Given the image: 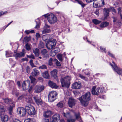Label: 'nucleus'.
<instances>
[{
	"mask_svg": "<svg viewBox=\"0 0 122 122\" xmlns=\"http://www.w3.org/2000/svg\"><path fill=\"white\" fill-rule=\"evenodd\" d=\"M91 93L88 92L79 98L81 104L84 107L87 106L89 103V101L91 100Z\"/></svg>",
	"mask_w": 122,
	"mask_h": 122,
	"instance_id": "obj_1",
	"label": "nucleus"
},
{
	"mask_svg": "<svg viewBox=\"0 0 122 122\" xmlns=\"http://www.w3.org/2000/svg\"><path fill=\"white\" fill-rule=\"evenodd\" d=\"M70 76H67L65 77L64 78H62L61 79L62 86L63 87H66L68 88L70 84Z\"/></svg>",
	"mask_w": 122,
	"mask_h": 122,
	"instance_id": "obj_2",
	"label": "nucleus"
},
{
	"mask_svg": "<svg viewBox=\"0 0 122 122\" xmlns=\"http://www.w3.org/2000/svg\"><path fill=\"white\" fill-rule=\"evenodd\" d=\"M27 113L29 115H34L36 113L34 107L30 104L26 105L25 107Z\"/></svg>",
	"mask_w": 122,
	"mask_h": 122,
	"instance_id": "obj_3",
	"label": "nucleus"
},
{
	"mask_svg": "<svg viewBox=\"0 0 122 122\" xmlns=\"http://www.w3.org/2000/svg\"><path fill=\"white\" fill-rule=\"evenodd\" d=\"M47 20L50 23L53 24L57 21V18L56 15L52 13L48 15Z\"/></svg>",
	"mask_w": 122,
	"mask_h": 122,
	"instance_id": "obj_4",
	"label": "nucleus"
},
{
	"mask_svg": "<svg viewBox=\"0 0 122 122\" xmlns=\"http://www.w3.org/2000/svg\"><path fill=\"white\" fill-rule=\"evenodd\" d=\"M57 94V92L55 91L50 92L48 97L49 101L51 102L54 101L56 99Z\"/></svg>",
	"mask_w": 122,
	"mask_h": 122,
	"instance_id": "obj_5",
	"label": "nucleus"
},
{
	"mask_svg": "<svg viewBox=\"0 0 122 122\" xmlns=\"http://www.w3.org/2000/svg\"><path fill=\"white\" fill-rule=\"evenodd\" d=\"M56 42V40L55 39L52 41H48L46 44V46L48 49L51 50L55 47Z\"/></svg>",
	"mask_w": 122,
	"mask_h": 122,
	"instance_id": "obj_6",
	"label": "nucleus"
},
{
	"mask_svg": "<svg viewBox=\"0 0 122 122\" xmlns=\"http://www.w3.org/2000/svg\"><path fill=\"white\" fill-rule=\"evenodd\" d=\"M112 62L113 64V65L111 63H110V65L112 66L113 70L119 75H121L122 73V70L121 69L117 67L113 61Z\"/></svg>",
	"mask_w": 122,
	"mask_h": 122,
	"instance_id": "obj_7",
	"label": "nucleus"
},
{
	"mask_svg": "<svg viewBox=\"0 0 122 122\" xmlns=\"http://www.w3.org/2000/svg\"><path fill=\"white\" fill-rule=\"evenodd\" d=\"M44 88L45 87L43 85L36 86L34 89V93H40L43 90Z\"/></svg>",
	"mask_w": 122,
	"mask_h": 122,
	"instance_id": "obj_8",
	"label": "nucleus"
},
{
	"mask_svg": "<svg viewBox=\"0 0 122 122\" xmlns=\"http://www.w3.org/2000/svg\"><path fill=\"white\" fill-rule=\"evenodd\" d=\"M18 113L21 116H24L26 113V109L23 107H19L17 110Z\"/></svg>",
	"mask_w": 122,
	"mask_h": 122,
	"instance_id": "obj_9",
	"label": "nucleus"
},
{
	"mask_svg": "<svg viewBox=\"0 0 122 122\" xmlns=\"http://www.w3.org/2000/svg\"><path fill=\"white\" fill-rule=\"evenodd\" d=\"M76 100L72 98H69L68 102V104L69 107H72L75 104Z\"/></svg>",
	"mask_w": 122,
	"mask_h": 122,
	"instance_id": "obj_10",
	"label": "nucleus"
},
{
	"mask_svg": "<svg viewBox=\"0 0 122 122\" xmlns=\"http://www.w3.org/2000/svg\"><path fill=\"white\" fill-rule=\"evenodd\" d=\"M35 102L38 105H41L42 103V100L40 97H39L37 96L34 97Z\"/></svg>",
	"mask_w": 122,
	"mask_h": 122,
	"instance_id": "obj_11",
	"label": "nucleus"
},
{
	"mask_svg": "<svg viewBox=\"0 0 122 122\" xmlns=\"http://www.w3.org/2000/svg\"><path fill=\"white\" fill-rule=\"evenodd\" d=\"M52 113L51 111L50 110L45 111L43 112V116L45 118H48L51 116Z\"/></svg>",
	"mask_w": 122,
	"mask_h": 122,
	"instance_id": "obj_12",
	"label": "nucleus"
},
{
	"mask_svg": "<svg viewBox=\"0 0 122 122\" xmlns=\"http://www.w3.org/2000/svg\"><path fill=\"white\" fill-rule=\"evenodd\" d=\"M27 83L28 85V86L29 87L30 85V82L29 80H27L26 81H23L22 84V86L23 90H26L27 88L26 87V83Z\"/></svg>",
	"mask_w": 122,
	"mask_h": 122,
	"instance_id": "obj_13",
	"label": "nucleus"
},
{
	"mask_svg": "<svg viewBox=\"0 0 122 122\" xmlns=\"http://www.w3.org/2000/svg\"><path fill=\"white\" fill-rule=\"evenodd\" d=\"M14 56L15 57V59H17L24 57V54L22 53H14Z\"/></svg>",
	"mask_w": 122,
	"mask_h": 122,
	"instance_id": "obj_14",
	"label": "nucleus"
},
{
	"mask_svg": "<svg viewBox=\"0 0 122 122\" xmlns=\"http://www.w3.org/2000/svg\"><path fill=\"white\" fill-rule=\"evenodd\" d=\"M59 115H54L53 116L51 119V122H58L59 119Z\"/></svg>",
	"mask_w": 122,
	"mask_h": 122,
	"instance_id": "obj_15",
	"label": "nucleus"
},
{
	"mask_svg": "<svg viewBox=\"0 0 122 122\" xmlns=\"http://www.w3.org/2000/svg\"><path fill=\"white\" fill-rule=\"evenodd\" d=\"M81 86V83L80 82H76L72 85V88L75 89H79Z\"/></svg>",
	"mask_w": 122,
	"mask_h": 122,
	"instance_id": "obj_16",
	"label": "nucleus"
},
{
	"mask_svg": "<svg viewBox=\"0 0 122 122\" xmlns=\"http://www.w3.org/2000/svg\"><path fill=\"white\" fill-rule=\"evenodd\" d=\"M39 71L36 69H34L31 73V75L33 76H38L39 74Z\"/></svg>",
	"mask_w": 122,
	"mask_h": 122,
	"instance_id": "obj_17",
	"label": "nucleus"
},
{
	"mask_svg": "<svg viewBox=\"0 0 122 122\" xmlns=\"http://www.w3.org/2000/svg\"><path fill=\"white\" fill-rule=\"evenodd\" d=\"M48 84L49 86L52 88H56L58 87L55 83L51 81H49Z\"/></svg>",
	"mask_w": 122,
	"mask_h": 122,
	"instance_id": "obj_18",
	"label": "nucleus"
},
{
	"mask_svg": "<svg viewBox=\"0 0 122 122\" xmlns=\"http://www.w3.org/2000/svg\"><path fill=\"white\" fill-rule=\"evenodd\" d=\"M109 8H104L103 10L104 15L106 18L109 15Z\"/></svg>",
	"mask_w": 122,
	"mask_h": 122,
	"instance_id": "obj_19",
	"label": "nucleus"
},
{
	"mask_svg": "<svg viewBox=\"0 0 122 122\" xmlns=\"http://www.w3.org/2000/svg\"><path fill=\"white\" fill-rule=\"evenodd\" d=\"M50 36L49 35H43L42 37V39L45 42H47L49 41V40L50 39Z\"/></svg>",
	"mask_w": 122,
	"mask_h": 122,
	"instance_id": "obj_20",
	"label": "nucleus"
},
{
	"mask_svg": "<svg viewBox=\"0 0 122 122\" xmlns=\"http://www.w3.org/2000/svg\"><path fill=\"white\" fill-rule=\"evenodd\" d=\"M42 55L44 57H46L48 55L47 51L46 49H44L41 51Z\"/></svg>",
	"mask_w": 122,
	"mask_h": 122,
	"instance_id": "obj_21",
	"label": "nucleus"
},
{
	"mask_svg": "<svg viewBox=\"0 0 122 122\" xmlns=\"http://www.w3.org/2000/svg\"><path fill=\"white\" fill-rule=\"evenodd\" d=\"M93 95H98L97 91L96 90V86H93L92 88L91 91Z\"/></svg>",
	"mask_w": 122,
	"mask_h": 122,
	"instance_id": "obj_22",
	"label": "nucleus"
},
{
	"mask_svg": "<svg viewBox=\"0 0 122 122\" xmlns=\"http://www.w3.org/2000/svg\"><path fill=\"white\" fill-rule=\"evenodd\" d=\"M109 25V23L107 22H102L100 25V27L102 28H103L107 27Z\"/></svg>",
	"mask_w": 122,
	"mask_h": 122,
	"instance_id": "obj_23",
	"label": "nucleus"
},
{
	"mask_svg": "<svg viewBox=\"0 0 122 122\" xmlns=\"http://www.w3.org/2000/svg\"><path fill=\"white\" fill-rule=\"evenodd\" d=\"M75 116L76 117V119L80 122H82V121L80 116V113H75Z\"/></svg>",
	"mask_w": 122,
	"mask_h": 122,
	"instance_id": "obj_24",
	"label": "nucleus"
},
{
	"mask_svg": "<svg viewBox=\"0 0 122 122\" xmlns=\"http://www.w3.org/2000/svg\"><path fill=\"white\" fill-rule=\"evenodd\" d=\"M33 52L36 56H39L40 53L39 50L38 48L34 49L33 50Z\"/></svg>",
	"mask_w": 122,
	"mask_h": 122,
	"instance_id": "obj_25",
	"label": "nucleus"
},
{
	"mask_svg": "<svg viewBox=\"0 0 122 122\" xmlns=\"http://www.w3.org/2000/svg\"><path fill=\"white\" fill-rule=\"evenodd\" d=\"M57 70H54L51 72L52 76H53L55 78H56L57 77Z\"/></svg>",
	"mask_w": 122,
	"mask_h": 122,
	"instance_id": "obj_26",
	"label": "nucleus"
},
{
	"mask_svg": "<svg viewBox=\"0 0 122 122\" xmlns=\"http://www.w3.org/2000/svg\"><path fill=\"white\" fill-rule=\"evenodd\" d=\"M96 90L98 95L100 93L103 92L104 90V88L103 87L101 88L99 87L97 88Z\"/></svg>",
	"mask_w": 122,
	"mask_h": 122,
	"instance_id": "obj_27",
	"label": "nucleus"
},
{
	"mask_svg": "<svg viewBox=\"0 0 122 122\" xmlns=\"http://www.w3.org/2000/svg\"><path fill=\"white\" fill-rule=\"evenodd\" d=\"M100 6H103L105 5L104 0H96Z\"/></svg>",
	"mask_w": 122,
	"mask_h": 122,
	"instance_id": "obj_28",
	"label": "nucleus"
},
{
	"mask_svg": "<svg viewBox=\"0 0 122 122\" xmlns=\"http://www.w3.org/2000/svg\"><path fill=\"white\" fill-rule=\"evenodd\" d=\"M43 76L44 78H49V76L48 74V71H45L43 73H42Z\"/></svg>",
	"mask_w": 122,
	"mask_h": 122,
	"instance_id": "obj_29",
	"label": "nucleus"
},
{
	"mask_svg": "<svg viewBox=\"0 0 122 122\" xmlns=\"http://www.w3.org/2000/svg\"><path fill=\"white\" fill-rule=\"evenodd\" d=\"M6 53L5 54V55L6 57H9L10 56H13L14 54H13L10 51H6Z\"/></svg>",
	"mask_w": 122,
	"mask_h": 122,
	"instance_id": "obj_30",
	"label": "nucleus"
},
{
	"mask_svg": "<svg viewBox=\"0 0 122 122\" xmlns=\"http://www.w3.org/2000/svg\"><path fill=\"white\" fill-rule=\"evenodd\" d=\"M53 61L55 62L57 66H61V63L56 59H54Z\"/></svg>",
	"mask_w": 122,
	"mask_h": 122,
	"instance_id": "obj_31",
	"label": "nucleus"
},
{
	"mask_svg": "<svg viewBox=\"0 0 122 122\" xmlns=\"http://www.w3.org/2000/svg\"><path fill=\"white\" fill-rule=\"evenodd\" d=\"M75 0L76 1L78 4L81 5L82 7L83 8H84L86 5V4H84L81 1L78 0Z\"/></svg>",
	"mask_w": 122,
	"mask_h": 122,
	"instance_id": "obj_32",
	"label": "nucleus"
},
{
	"mask_svg": "<svg viewBox=\"0 0 122 122\" xmlns=\"http://www.w3.org/2000/svg\"><path fill=\"white\" fill-rule=\"evenodd\" d=\"M50 31L51 30L49 29L45 28L42 31V34H45L49 33Z\"/></svg>",
	"mask_w": 122,
	"mask_h": 122,
	"instance_id": "obj_33",
	"label": "nucleus"
},
{
	"mask_svg": "<svg viewBox=\"0 0 122 122\" xmlns=\"http://www.w3.org/2000/svg\"><path fill=\"white\" fill-rule=\"evenodd\" d=\"M63 115L65 117H66L67 119L71 117L70 113L69 112H67L66 113H63Z\"/></svg>",
	"mask_w": 122,
	"mask_h": 122,
	"instance_id": "obj_34",
	"label": "nucleus"
},
{
	"mask_svg": "<svg viewBox=\"0 0 122 122\" xmlns=\"http://www.w3.org/2000/svg\"><path fill=\"white\" fill-rule=\"evenodd\" d=\"M25 33L26 34H28L30 33H34L35 31L34 30H26L25 32Z\"/></svg>",
	"mask_w": 122,
	"mask_h": 122,
	"instance_id": "obj_35",
	"label": "nucleus"
},
{
	"mask_svg": "<svg viewBox=\"0 0 122 122\" xmlns=\"http://www.w3.org/2000/svg\"><path fill=\"white\" fill-rule=\"evenodd\" d=\"M92 21L95 25L98 24L101 22V21L99 20L95 19H93L92 20Z\"/></svg>",
	"mask_w": 122,
	"mask_h": 122,
	"instance_id": "obj_36",
	"label": "nucleus"
},
{
	"mask_svg": "<svg viewBox=\"0 0 122 122\" xmlns=\"http://www.w3.org/2000/svg\"><path fill=\"white\" fill-rule=\"evenodd\" d=\"M31 45L30 44L27 43L25 45V48L28 51L30 50Z\"/></svg>",
	"mask_w": 122,
	"mask_h": 122,
	"instance_id": "obj_37",
	"label": "nucleus"
},
{
	"mask_svg": "<svg viewBox=\"0 0 122 122\" xmlns=\"http://www.w3.org/2000/svg\"><path fill=\"white\" fill-rule=\"evenodd\" d=\"M3 121L5 122H7L8 119V116L7 115H3Z\"/></svg>",
	"mask_w": 122,
	"mask_h": 122,
	"instance_id": "obj_38",
	"label": "nucleus"
},
{
	"mask_svg": "<svg viewBox=\"0 0 122 122\" xmlns=\"http://www.w3.org/2000/svg\"><path fill=\"white\" fill-rule=\"evenodd\" d=\"M110 11H112L113 12L112 14L114 15L116 13V11L114 9V8L112 7H110L109 8Z\"/></svg>",
	"mask_w": 122,
	"mask_h": 122,
	"instance_id": "obj_39",
	"label": "nucleus"
},
{
	"mask_svg": "<svg viewBox=\"0 0 122 122\" xmlns=\"http://www.w3.org/2000/svg\"><path fill=\"white\" fill-rule=\"evenodd\" d=\"M37 20H38V21L37 22L36 20H35V21L36 22V25L35 26V28L38 29L40 27V25H39L40 20H39V19H36Z\"/></svg>",
	"mask_w": 122,
	"mask_h": 122,
	"instance_id": "obj_40",
	"label": "nucleus"
},
{
	"mask_svg": "<svg viewBox=\"0 0 122 122\" xmlns=\"http://www.w3.org/2000/svg\"><path fill=\"white\" fill-rule=\"evenodd\" d=\"M13 107V106H11L8 107V111L10 115H11L12 113Z\"/></svg>",
	"mask_w": 122,
	"mask_h": 122,
	"instance_id": "obj_41",
	"label": "nucleus"
},
{
	"mask_svg": "<svg viewBox=\"0 0 122 122\" xmlns=\"http://www.w3.org/2000/svg\"><path fill=\"white\" fill-rule=\"evenodd\" d=\"M56 105L58 107L61 108H62L63 106V102H59Z\"/></svg>",
	"mask_w": 122,
	"mask_h": 122,
	"instance_id": "obj_42",
	"label": "nucleus"
},
{
	"mask_svg": "<svg viewBox=\"0 0 122 122\" xmlns=\"http://www.w3.org/2000/svg\"><path fill=\"white\" fill-rule=\"evenodd\" d=\"M38 68L39 69L45 70L47 69V66L45 65H42L39 67Z\"/></svg>",
	"mask_w": 122,
	"mask_h": 122,
	"instance_id": "obj_43",
	"label": "nucleus"
},
{
	"mask_svg": "<svg viewBox=\"0 0 122 122\" xmlns=\"http://www.w3.org/2000/svg\"><path fill=\"white\" fill-rule=\"evenodd\" d=\"M76 119L72 118L71 117L70 118L67 119V122H75Z\"/></svg>",
	"mask_w": 122,
	"mask_h": 122,
	"instance_id": "obj_44",
	"label": "nucleus"
},
{
	"mask_svg": "<svg viewBox=\"0 0 122 122\" xmlns=\"http://www.w3.org/2000/svg\"><path fill=\"white\" fill-rule=\"evenodd\" d=\"M94 1L93 4V6L94 8H97L98 6L99 5L97 3V2L96 0H95Z\"/></svg>",
	"mask_w": 122,
	"mask_h": 122,
	"instance_id": "obj_45",
	"label": "nucleus"
},
{
	"mask_svg": "<svg viewBox=\"0 0 122 122\" xmlns=\"http://www.w3.org/2000/svg\"><path fill=\"white\" fill-rule=\"evenodd\" d=\"M62 55L60 54H58L57 55L58 59L60 61H62Z\"/></svg>",
	"mask_w": 122,
	"mask_h": 122,
	"instance_id": "obj_46",
	"label": "nucleus"
},
{
	"mask_svg": "<svg viewBox=\"0 0 122 122\" xmlns=\"http://www.w3.org/2000/svg\"><path fill=\"white\" fill-rule=\"evenodd\" d=\"M29 78L31 80V82L34 83L36 80V79L32 77L31 76H30L29 77Z\"/></svg>",
	"mask_w": 122,
	"mask_h": 122,
	"instance_id": "obj_47",
	"label": "nucleus"
},
{
	"mask_svg": "<svg viewBox=\"0 0 122 122\" xmlns=\"http://www.w3.org/2000/svg\"><path fill=\"white\" fill-rule=\"evenodd\" d=\"M13 95H15L16 96H18V91L15 89L13 91Z\"/></svg>",
	"mask_w": 122,
	"mask_h": 122,
	"instance_id": "obj_48",
	"label": "nucleus"
},
{
	"mask_svg": "<svg viewBox=\"0 0 122 122\" xmlns=\"http://www.w3.org/2000/svg\"><path fill=\"white\" fill-rule=\"evenodd\" d=\"M4 102L5 103L8 104H10L12 103V102L10 100H9L8 99H5L4 100Z\"/></svg>",
	"mask_w": 122,
	"mask_h": 122,
	"instance_id": "obj_49",
	"label": "nucleus"
},
{
	"mask_svg": "<svg viewBox=\"0 0 122 122\" xmlns=\"http://www.w3.org/2000/svg\"><path fill=\"white\" fill-rule=\"evenodd\" d=\"M30 37L27 36L25 37L24 38V41L25 42H28L30 40Z\"/></svg>",
	"mask_w": 122,
	"mask_h": 122,
	"instance_id": "obj_50",
	"label": "nucleus"
},
{
	"mask_svg": "<svg viewBox=\"0 0 122 122\" xmlns=\"http://www.w3.org/2000/svg\"><path fill=\"white\" fill-rule=\"evenodd\" d=\"M56 54V53L53 51H52L50 53V55L52 56H55Z\"/></svg>",
	"mask_w": 122,
	"mask_h": 122,
	"instance_id": "obj_51",
	"label": "nucleus"
},
{
	"mask_svg": "<svg viewBox=\"0 0 122 122\" xmlns=\"http://www.w3.org/2000/svg\"><path fill=\"white\" fill-rule=\"evenodd\" d=\"M53 59L51 58H50L49 60V65L50 66L52 65Z\"/></svg>",
	"mask_w": 122,
	"mask_h": 122,
	"instance_id": "obj_52",
	"label": "nucleus"
},
{
	"mask_svg": "<svg viewBox=\"0 0 122 122\" xmlns=\"http://www.w3.org/2000/svg\"><path fill=\"white\" fill-rule=\"evenodd\" d=\"M118 10V14L120 15L122 13V10H121V7H119L117 9Z\"/></svg>",
	"mask_w": 122,
	"mask_h": 122,
	"instance_id": "obj_53",
	"label": "nucleus"
},
{
	"mask_svg": "<svg viewBox=\"0 0 122 122\" xmlns=\"http://www.w3.org/2000/svg\"><path fill=\"white\" fill-rule=\"evenodd\" d=\"M79 76L83 80H87V78L85 77L84 76L81 74H79Z\"/></svg>",
	"mask_w": 122,
	"mask_h": 122,
	"instance_id": "obj_54",
	"label": "nucleus"
},
{
	"mask_svg": "<svg viewBox=\"0 0 122 122\" xmlns=\"http://www.w3.org/2000/svg\"><path fill=\"white\" fill-rule=\"evenodd\" d=\"M27 56L28 57L30 58H32L33 59L35 58L34 56L32 54H31L29 55H27Z\"/></svg>",
	"mask_w": 122,
	"mask_h": 122,
	"instance_id": "obj_55",
	"label": "nucleus"
},
{
	"mask_svg": "<svg viewBox=\"0 0 122 122\" xmlns=\"http://www.w3.org/2000/svg\"><path fill=\"white\" fill-rule=\"evenodd\" d=\"M30 68L29 66H27L26 67V72L27 73H29L30 71Z\"/></svg>",
	"mask_w": 122,
	"mask_h": 122,
	"instance_id": "obj_56",
	"label": "nucleus"
},
{
	"mask_svg": "<svg viewBox=\"0 0 122 122\" xmlns=\"http://www.w3.org/2000/svg\"><path fill=\"white\" fill-rule=\"evenodd\" d=\"M53 51L56 53H57L60 51V49L59 48H56L54 49Z\"/></svg>",
	"mask_w": 122,
	"mask_h": 122,
	"instance_id": "obj_57",
	"label": "nucleus"
},
{
	"mask_svg": "<svg viewBox=\"0 0 122 122\" xmlns=\"http://www.w3.org/2000/svg\"><path fill=\"white\" fill-rule=\"evenodd\" d=\"M24 122H32V121L31 119L28 118L26 119L24 121Z\"/></svg>",
	"mask_w": 122,
	"mask_h": 122,
	"instance_id": "obj_58",
	"label": "nucleus"
},
{
	"mask_svg": "<svg viewBox=\"0 0 122 122\" xmlns=\"http://www.w3.org/2000/svg\"><path fill=\"white\" fill-rule=\"evenodd\" d=\"M42 122H49V119L46 118H43L42 120Z\"/></svg>",
	"mask_w": 122,
	"mask_h": 122,
	"instance_id": "obj_59",
	"label": "nucleus"
},
{
	"mask_svg": "<svg viewBox=\"0 0 122 122\" xmlns=\"http://www.w3.org/2000/svg\"><path fill=\"white\" fill-rule=\"evenodd\" d=\"M33 87L32 86H31L28 90V92L30 93H32V89Z\"/></svg>",
	"mask_w": 122,
	"mask_h": 122,
	"instance_id": "obj_60",
	"label": "nucleus"
},
{
	"mask_svg": "<svg viewBox=\"0 0 122 122\" xmlns=\"http://www.w3.org/2000/svg\"><path fill=\"white\" fill-rule=\"evenodd\" d=\"M100 49L101 51L102 52H106V50L104 47H103L102 46H101L100 47Z\"/></svg>",
	"mask_w": 122,
	"mask_h": 122,
	"instance_id": "obj_61",
	"label": "nucleus"
},
{
	"mask_svg": "<svg viewBox=\"0 0 122 122\" xmlns=\"http://www.w3.org/2000/svg\"><path fill=\"white\" fill-rule=\"evenodd\" d=\"M12 122H21V121H20L18 119H14L12 121Z\"/></svg>",
	"mask_w": 122,
	"mask_h": 122,
	"instance_id": "obj_62",
	"label": "nucleus"
},
{
	"mask_svg": "<svg viewBox=\"0 0 122 122\" xmlns=\"http://www.w3.org/2000/svg\"><path fill=\"white\" fill-rule=\"evenodd\" d=\"M113 19V22L115 24L117 22V19L116 18H115L114 17H112Z\"/></svg>",
	"mask_w": 122,
	"mask_h": 122,
	"instance_id": "obj_63",
	"label": "nucleus"
},
{
	"mask_svg": "<svg viewBox=\"0 0 122 122\" xmlns=\"http://www.w3.org/2000/svg\"><path fill=\"white\" fill-rule=\"evenodd\" d=\"M24 96L23 95H21L18 97V100H20L23 99L24 98Z\"/></svg>",
	"mask_w": 122,
	"mask_h": 122,
	"instance_id": "obj_64",
	"label": "nucleus"
}]
</instances>
